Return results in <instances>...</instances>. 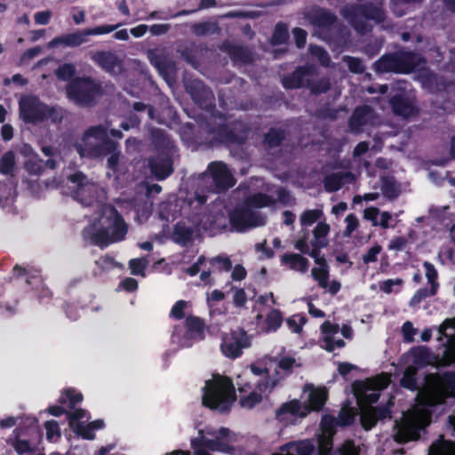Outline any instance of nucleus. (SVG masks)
<instances>
[{
    "instance_id": "nucleus-16",
    "label": "nucleus",
    "mask_w": 455,
    "mask_h": 455,
    "mask_svg": "<svg viewBox=\"0 0 455 455\" xmlns=\"http://www.w3.org/2000/svg\"><path fill=\"white\" fill-rule=\"evenodd\" d=\"M276 381L266 379L263 382L258 384L257 391H253L247 396L243 397L240 400V403L243 408L251 409L255 404L261 402L263 394L269 393L275 387Z\"/></svg>"
},
{
    "instance_id": "nucleus-52",
    "label": "nucleus",
    "mask_w": 455,
    "mask_h": 455,
    "mask_svg": "<svg viewBox=\"0 0 455 455\" xmlns=\"http://www.w3.org/2000/svg\"><path fill=\"white\" fill-rule=\"evenodd\" d=\"M347 223L346 229L344 231L345 236H350L352 233L357 229L359 226V220L354 214H348L345 220Z\"/></svg>"
},
{
    "instance_id": "nucleus-44",
    "label": "nucleus",
    "mask_w": 455,
    "mask_h": 455,
    "mask_svg": "<svg viewBox=\"0 0 455 455\" xmlns=\"http://www.w3.org/2000/svg\"><path fill=\"white\" fill-rule=\"evenodd\" d=\"M119 27V24L116 25H103L99 26L93 28H87L85 29V34H87V36H96V35H105L111 33L117 29Z\"/></svg>"
},
{
    "instance_id": "nucleus-46",
    "label": "nucleus",
    "mask_w": 455,
    "mask_h": 455,
    "mask_svg": "<svg viewBox=\"0 0 455 455\" xmlns=\"http://www.w3.org/2000/svg\"><path fill=\"white\" fill-rule=\"evenodd\" d=\"M381 251L382 247L379 244L371 247L362 257L363 263L369 264L377 261L378 255Z\"/></svg>"
},
{
    "instance_id": "nucleus-14",
    "label": "nucleus",
    "mask_w": 455,
    "mask_h": 455,
    "mask_svg": "<svg viewBox=\"0 0 455 455\" xmlns=\"http://www.w3.org/2000/svg\"><path fill=\"white\" fill-rule=\"evenodd\" d=\"M92 60L107 72L117 76L124 71L123 61L114 52L100 51L92 56Z\"/></svg>"
},
{
    "instance_id": "nucleus-37",
    "label": "nucleus",
    "mask_w": 455,
    "mask_h": 455,
    "mask_svg": "<svg viewBox=\"0 0 455 455\" xmlns=\"http://www.w3.org/2000/svg\"><path fill=\"white\" fill-rule=\"evenodd\" d=\"M191 29L193 34H195L197 36L220 32V28L217 26V24L210 22L196 23L191 27Z\"/></svg>"
},
{
    "instance_id": "nucleus-18",
    "label": "nucleus",
    "mask_w": 455,
    "mask_h": 455,
    "mask_svg": "<svg viewBox=\"0 0 455 455\" xmlns=\"http://www.w3.org/2000/svg\"><path fill=\"white\" fill-rule=\"evenodd\" d=\"M303 390L308 393L307 403L310 409L314 411L321 410L327 400L326 388L315 387L312 384H307Z\"/></svg>"
},
{
    "instance_id": "nucleus-64",
    "label": "nucleus",
    "mask_w": 455,
    "mask_h": 455,
    "mask_svg": "<svg viewBox=\"0 0 455 455\" xmlns=\"http://www.w3.org/2000/svg\"><path fill=\"white\" fill-rule=\"evenodd\" d=\"M407 243V240L404 237L397 236L391 240L388 249L394 251L403 250Z\"/></svg>"
},
{
    "instance_id": "nucleus-12",
    "label": "nucleus",
    "mask_w": 455,
    "mask_h": 455,
    "mask_svg": "<svg viewBox=\"0 0 455 455\" xmlns=\"http://www.w3.org/2000/svg\"><path fill=\"white\" fill-rule=\"evenodd\" d=\"M20 113L25 122L36 123L44 120L51 111L37 98L25 97L20 101Z\"/></svg>"
},
{
    "instance_id": "nucleus-61",
    "label": "nucleus",
    "mask_w": 455,
    "mask_h": 455,
    "mask_svg": "<svg viewBox=\"0 0 455 455\" xmlns=\"http://www.w3.org/2000/svg\"><path fill=\"white\" fill-rule=\"evenodd\" d=\"M12 446L18 453H24L30 451V443L25 440L15 439L12 442Z\"/></svg>"
},
{
    "instance_id": "nucleus-11",
    "label": "nucleus",
    "mask_w": 455,
    "mask_h": 455,
    "mask_svg": "<svg viewBox=\"0 0 455 455\" xmlns=\"http://www.w3.org/2000/svg\"><path fill=\"white\" fill-rule=\"evenodd\" d=\"M251 345V339L242 329H237L226 333L221 343L222 353L230 358H236L242 354V350Z\"/></svg>"
},
{
    "instance_id": "nucleus-5",
    "label": "nucleus",
    "mask_w": 455,
    "mask_h": 455,
    "mask_svg": "<svg viewBox=\"0 0 455 455\" xmlns=\"http://www.w3.org/2000/svg\"><path fill=\"white\" fill-rule=\"evenodd\" d=\"M103 92L101 83L91 76L74 78L67 87L68 97L83 107L93 106Z\"/></svg>"
},
{
    "instance_id": "nucleus-50",
    "label": "nucleus",
    "mask_w": 455,
    "mask_h": 455,
    "mask_svg": "<svg viewBox=\"0 0 455 455\" xmlns=\"http://www.w3.org/2000/svg\"><path fill=\"white\" fill-rule=\"evenodd\" d=\"M46 429V436L48 440H52L54 437L60 436V431L57 421L50 420L44 423Z\"/></svg>"
},
{
    "instance_id": "nucleus-36",
    "label": "nucleus",
    "mask_w": 455,
    "mask_h": 455,
    "mask_svg": "<svg viewBox=\"0 0 455 455\" xmlns=\"http://www.w3.org/2000/svg\"><path fill=\"white\" fill-rule=\"evenodd\" d=\"M315 76L316 71L315 70V75L307 80V87H308L314 93L325 92L330 88L329 80L326 78H322L318 81H315Z\"/></svg>"
},
{
    "instance_id": "nucleus-38",
    "label": "nucleus",
    "mask_w": 455,
    "mask_h": 455,
    "mask_svg": "<svg viewBox=\"0 0 455 455\" xmlns=\"http://www.w3.org/2000/svg\"><path fill=\"white\" fill-rule=\"evenodd\" d=\"M313 278L317 281L318 285L323 287L328 286L329 268L328 267H314L311 271Z\"/></svg>"
},
{
    "instance_id": "nucleus-3",
    "label": "nucleus",
    "mask_w": 455,
    "mask_h": 455,
    "mask_svg": "<svg viewBox=\"0 0 455 455\" xmlns=\"http://www.w3.org/2000/svg\"><path fill=\"white\" fill-rule=\"evenodd\" d=\"M235 400V388L230 379L216 375L206 381L203 395L204 406L224 411Z\"/></svg>"
},
{
    "instance_id": "nucleus-27",
    "label": "nucleus",
    "mask_w": 455,
    "mask_h": 455,
    "mask_svg": "<svg viewBox=\"0 0 455 455\" xmlns=\"http://www.w3.org/2000/svg\"><path fill=\"white\" fill-rule=\"evenodd\" d=\"M392 106L395 114L403 117H409L417 113V109L412 102L402 98H394Z\"/></svg>"
},
{
    "instance_id": "nucleus-29",
    "label": "nucleus",
    "mask_w": 455,
    "mask_h": 455,
    "mask_svg": "<svg viewBox=\"0 0 455 455\" xmlns=\"http://www.w3.org/2000/svg\"><path fill=\"white\" fill-rule=\"evenodd\" d=\"M282 261L290 264V267L299 272H306L308 267V260L299 254H284Z\"/></svg>"
},
{
    "instance_id": "nucleus-59",
    "label": "nucleus",
    "mask_w": 455,
    "mask_h": 455,
    "mask_svg": "<svg viewBox=\"0 0 455 455\" xmlns=\"http://www.w3.org/2000/svg\"><path fill=\"white\" fill-rule=\"evenodd\" d=\"M345 60L352 72L361 73L363 71V66L360 60L356 58L347 57Z\"/></svg>"
},
{
    "instance_id": "nucleus-58",
    "label": "nucleus",
    "mask_w": 455,
    "mask_h": 455,
    "mask_svg": "<svg viewBox=\"0 0 455 455\" xmlns=\"http://www.w3.org/2000/svg\"><path fill=\"white\" fill-rule=\"evenodd\" d=\"M340 455H358V448L351 441H347L339 448Z\"/></svg>"
},
{
    "instance_id": "nucleus-43",
    "label": "nucleus",
    "mask_w": 455,
    "mask_h": 455,
    "mask_svg": "<svg viewBox=\"0 0 455 455\" xmlns=\"http://www.w3.org/2000/svg\"><path fill=\"white\" fill-rule=\"evenodd\" d=\"M289 37L288 28L285 25L278 24L275 27V32L272 36V41L274 44H283Z\"/></svg>"
},
{
    "instance_id": "nucleus-6",
    "label": "nucleus",
    "mask_w": 455,
    "mask_h": 455,
    "mask_svg": "<svg viewBox=\"0 0 455 455\" xmlns=\"http://www.w3.org/2000/svg\"><path fill=\"white\" fill-rule=\"evenodd\" d=\"M341 14L360 33L370 30L369 20L381 22L385 17L382 8L372 3L346 6L341 10Z\"/></svg>"
},
{
    "instance_id": "nucleus-51",
    "label": "nucleus",
    "mask_w": 455,
    "mask_h": 455,
    "mask_svg": "<svg viewBox=\"0 0 455 455\" xmlns=\"http://www.w3.org/2000/svg\"><path fill=\"white\" fill-rule=\"evenodd\" d=\"M86 411L83 409H76L73 412L68 413V418L69 420V426L72 428V430L75 429L76 426H81L83 423L79 422L78 420L84 417H85Z\"/></svg>"
},
{
    "instance_id": "nucleus-60",
    "label": "nucleus",
    "mask_w": 455,
    "mask_h": 455,
    "mask_svg": "<svg viewBox=\"0 0 455 455\" xmlns=\"http://www.w3.org/2000/svg\"><path fill=\"white\" fill-rule=\"evenodd\" d=\"M187 307V302L184 300L178 301L172 308V315L177 319L184 317V310Z\"/></svg>"
},
{
    "instance_id": "nucleus-47",
    "label": "nucleus",
    "mask_w": 455,
    "mask_h": 455,
    "mask_svg": "<svg viewBox=\"0 0 455 455\" xmlns=\"http://www.w3.org/2000/svg\"><path fill=\"white\" fill-rule=\"evenodd\" d=\"M309 50L311 54L316 57L322 65L328 66L330 64V57L323 48L319 46H310Z\"/></svg>"
},
{
    "instance_id": "nucleus-56",
    "label": "nucleus",
    "mask_w": 455,
    "mask_h": 455,
    "mask_svg": "<svg viewBox=\"0 0 455 455\" xmlns=\"http://www.w3.org/2000/svg\"><path fill=\"white\" fill-rule=\"evenodd\" d=\"M403 339L407 342L414 341V335L417 333V329L413 328L411 322H405L402 327Z\"/></svg>"
},
{
    "instance_id": "nucleus-55",
    "label": "nucleus",
    "mask_w": 455,
    "mask_h": 455,
    "mask_svg": "<svg viewBox=\"0 0 455 455\" xmlns=\"http://www.w3.org/2000/svg\"><path fill=\"white\" fill-rule=\"evenodd\" d=\"M75 74V67L72 64H64L56 70L59 78L67 80Z\"/></svg>"
},
{
    "instance_id": "nucleus-63",
    "label": "nucleus",
    "mask_w": 455,
    "mask_h": 455,
    "mask_svg": "<svg viewBox=\"0 0 455 455\" xmlns=\"http://www.w3.org/2000/svg\"><path fill=\"white\" fill-rule=\"evenodd\" d=\"M212 264H220L221 268L229 271L232 268V262L228 257H215L211 259Z\"/></svg>"
},
{
    "instance_id": "nucleus-2",
    "label": "nucleus",
    "mask_w": 455,
    "mask_h": 455,
    "mask_svg": "<svg viewBox=\"0 0 455 455\" xmlns=\"http://www.w3.org/2000/svg\"><path fill=\"white\" fill-rule=\"evenodd\" d=\"M126 233L127 226L112 206H105L99 218L84 230L85 237L102 245L124 239Z\"/></svg>"
},
{
    "instance_id": "nucleus-24",
    "label": "nucleus",
    "mask_w": 455,
    "mask_h": 455,
    "mask_svg": "<svg viewBox=\"0 0 455 455\" xmlns=\"http://www.w3.org/2000/svg\"><path fill=\"white\" fill-rule=\"evenodd\" d=\"M203 225L207 229L220 230L227 227V219L221 210L211 211L204 217Z\"/></svg>"
},
{
    "instance_id": "nucleus-35",
    "label": "nucleus",
    "mask_w": 455,
    "mask_h": 455,
    "mask_svg": "<svg viewBox=\"0 0 455 455\" xmlns=\"http://www.w3.org/2000/svg\"><path fill=\"white\" fill-rule=\"evenodd\" d=\"M274 203V199L265 194H255L250 196L246 201L247 206L251 208L266 207L273 204Z\"/></svg>"
},
{
    "instance_id": "nucleus-53",
    "label": "nucleus",
    "mask_w": 455,
    "mask_h": 455,
    "mask_svg": "<svg viewBox=\"0 0 455 455\" xmlns=\"http://www.w3.org/2000/svg\"><path fill=\"white\" fill-rule=\"evenodd\" d=\"M324 187L327 191L332 192L340 188L341 178L338 175H331L325 179Z\"/></svg>"
},
{
    "instance_id": "nucleus-49",
    "label": "nucleus",
    "mask_w": 455,
    "mask_h": 455,
    "mask_svg": "<svg viewBox=\"0 0 455 455\" xmlns=\"http://www.w3.org/2000/svg\"><path fill=\"white\" fill-rule=\"evenodd\" d=\"M283 139V132L277 130H271L265 137L266 143L268 144L269 147H275L280 144L282 140Z\"/></svg>"
},
{
    "instance_id": "nucleus-57",
    "label": "nucleus",
    "mask_w": 455,
    "mask_h": 455,
    "mask_svg": "<svg viewBox=\"0 0 455 455\" xmlns=\"http://www.w3.org/2000/svg\"><path fill=\"white\" fill-rule=\"evenodd\" d=\"M354 415L353 413L347 409H343L340 411L338 419L337 424L340 426H347L353 422Z\"/></svg>"
},
{
    "instance_id": "nucleus-23",
    "label": "nucleus",
    "mask_w": 455,
    "mask_h": 455,
    "mask_svg": "<svg viewBox=\"0 0 455 455\" xmlns=\"http://www.w3.org/2000/svg\"><path fill=\"white\" fill-rule=\"evenodd\" d=\"M307 411L308 410L307 408L302 409L301 404L298 400H292L291 402L283 403L276 411L275 416L279 421H285L287 414L305 417Z\"/></svg>"
},
{
    "instance_id": "nucleus-45",
    "label": "nucleus",
    "mask_w": 455,
    "mask_h": 455,
    "mask_svg": "<svg viewBox=\"0 0 455 455\" xmlns=\"http://www.w3.org/2000/svg\"><path fill=\"white\" fill-rule=\"evenodd\" d=\"M424 267H426V270H427L426 276L428 279V282L432 285L431 294H435L436 291V287H437V283L435 282L436 277H437V272H436L435 267L428 262H425Z\"/></svg>"
},
{
    "instance_id": "nucleus-32",
    "label": "nucleus",
    "mask_w": 455,
    "mask_h": 455,
    "mask_svg": "<svg viewBox=\"0 0 455 455\" xmlns=\"http://www.w3.org/2000/svg\"><path fill=\"white\" fill-rule=\"evenodd\" d=\"M429 455H455V443L451 442L435 443L429 448Z\"/></svg>"
},
{
    "instance_id": "nucleus-10",
    "label": "nucleus",
    "mask_w": 455,
    "mask_h": 455,
    "mask_svg": "<svg viewBox=\"0 0 455 455\" xmlns=\"http://www.w3.org/2000/svg\"><path fill=\"white\" fill-rule=\"evenodd\" d=\"M69 187L74 190L76 199L84 204H91L98 196V187L91 182L82 172H76L68 177Z\"/></svg>"
},
{
    "instance_id": "nucleus-9",
    "label": "nucleus",
    "mask_w": 455,
    "mask_h": 455,
    "mask_svg": "<svg viewBox=\"0 0 455 455\" xmlns=\"http://www.w3.org/2000/svg\"><path fill=\"white\" fill-rule=\"evenodd\" d=\"M389 381V376L382 373L363 382H359L355 387V395L360 405L376 403L379 397V391L386 388Z\"/></svg>"
},
{
    "instance_id": "nucleus-21",
    "label": "nucleus",
    "mask_w": 455,
    "mask_h": 455,
    "mask_svg": "<svg viewBox=\"0 0 455 455\" xmlns=\"http://www.w3.org/2000/svg\"><path fill=\"white\" fill-rule=\"evenodd\" d=\"M372 117L371 108L363 107L356 108L349 119V128L353 132H360L362 127L367 124Z\"/></svg>"
},
{
    "instance_id": "nucleus-22",
    "label": "nucleus",
    "mask_w": 455,
    "mask_h": 455,
    "mask_svg": "<svg viewBox=\"0 0 455 455\" xmlns=\"http://www.w3.org/2000/svg\"><path fill=\"white\" fill-rule=\"evenodd\" d=\"M306 16L313 25L319 28H328L336 21L334 14L322 9L312 10Z\"/></svg>"
},
{
    "instance_id": "nucleus-62",
    "label": "nucleus",
    "mask_w": 455,
    "mask_h": 455,
    "mask_svg": "<svg viewBox=\"0 0 455 455\" xmlns=\"http://www.w3.org/2000/svg\"><path fill=\"white\" fill-rule=\"evenodd\" d=\"M292 32L297 46L303 47L306 44L307 32L299 28H294Z\"/></svg>"
},
{
    "instance_id": "nucleus-25",
    "label": "nucleus",
    "mask_w": 455,
    "mask_h": 455,
    "mask_svg": "<svg viewBox=\"0 0 455 455\" xmlns=\"http://www.w3.org/2000/svg\"><path fill=\"white\" fill-rule=\"evenodd\" d=\"M331 230L329 224L318 222L313 230V239L311 244L315 248H324L328 245L327 235Z\"/></svg>"
},
{
    "instance_id": "nucleus-4",
    "label": "nucleus",
    "mask_w": 455,
    "mask_h": 455,
    "mask_svg": "<svg viewBox=\"0 0 455 455\" xmlns=\"http://www.w3.org/2000/svg\"><path fill=\"white\" fill-rule=\"evenodd\" d=\"M76 148L81 156L100 157L105 154V151L117 148V144L108 139L106 127L95 125L84 132Z\"/></svg>"
},
{
    "instance_id": "nucleus-28",
    "label": "nucleus",
    "mask_w": 455,
    "mask_h": 455,
    "mask_svg": "<svg viewBox=\"0 0 455 455\" xmlns=\"http://www.w3.org/2000/svg\"><path fill=\"white\" fill-rule=\"evenodd\" d=\"M103 427L104 421L102 419H97L87 425L82 424L81 426H76L73 431L84 439L92 440L95 436L93 430L100 429Z\"/></svg>"
},
{
    "instance_id": "nucleus-54",
    "label": "nucleus",
    "mask_w": 455,
    "mask_h": 455,
    "mask_svg": "<svg viewBox=\"0 0 455 455\" xmlns=\"http://www.w3.org/2000/svg\"><path fill=\"white\" fill-rule=\"evenodd\" d=\"M186 324L189 331L199 334L203 331L204 323L197 317L188 316L186 320Z\"/></svg>"
},
{
    "instance_id": "nucleus-13",
    "label": "nucleus",
    "mask_w": 455,
    "mask_h": 455,
    "mask_svg": "<svg viewBox=\"0 0 455 455\" xmlns=\"http://www.w3.org/2000/svg\"><path fill=\"white\" fill-rule=\"evenodd\" d=\"M230 221L237 231H243L246 228L264 225L265 218L249 209H242L232 213Z\"/></svg>"
},
{
    "instance_id": "nucleus-15",
    "label": "nucleus",
    "mask_w": 455,
    "mask_h": 455,
    "mask_svg": "<svg viewBox=\"0 0 455 455\" xmlns=\"http://www.w3.org/2000/svg\"><path fill=\"white\" fill-rule=\"evenodd\" d=\"M208 172L220 189H227L235 185V180L228 166L221 162L211 164L208 167Z\"/></svg>"
},
{
    "instance_id": "nucleus-20",
    "label": "nucleus",
    "mask_w": 455,
    "mask_h": 455,
    "mask_svg": "<svg viewBox=\"0 0 455 455\" xmlns=\"http://www.w3.org/2000/svg\"><path fill=\"white\" fill-rule=\"evenodd\" d=\"M87 41V34L85 29L82 32H75L67 35H63L52 39L48 46L55 47L57 45H64L68 47H76Z\"/></svg>"
},
{
    "instance_id": "nucleus-41",
    "label": "nucleus",
    "mask_w": 455,
    "mask_h": 455,
    "mask_svg": "<svg viewBox=\"0 0 455 455\" xmlns=\"http://www.w3.org/2000/svg\"><path fill=\"white\" fill-rule=\"evenodd\" d=\"M148 265V260L145 258L133 259L130 260L129 267L132 275H140L145 276V269Z\"/></svg>"
},
{
    "instance_id": "nucleus-8",
    "label": "nucleus",
    "mask_w": 455,
    "mask_h": 455,
    "mask_svg": "<svg viewBox=\"0 0 455 455\" xmlns=\"http://www.w3.org/2000/svg\"><path fill=\"white\" fill-rule=\"evenodd\" d=\"M199 439L192 441L194 449L205 447L213 451L230 452L233 449L230 445L231 435L228 428L221 427L218 431L206 429L199 431Z\"/></svg>"
},
{
    "instance_id": "nucleus-42",
    "label": "nucleus",
    "mask_w": 455,
    "mask_h": 455,
    "mask_svg": "<svg viewBox=\"0 0 455 455\" xmlns=\"http://www.w3.org/2000/svg\"><path fill=\"white\" fill-rule=\"evenodd\" d=\"M416 371H417L416 368L413 366H409L405 370L404 374L401 379L402 386H403L407 388H410V389L416 388V379H415Z\"/></svg>"
},
{
    "instance_id": "nucleus-39",
    "label": "nucleus",
    "mask_w": 455,
    "mask_h": 455,
    "mask_svg": "<svg viewBox=\"0 0 455 455\" xmlns=\"http://www.w3.org/2000/svg\"><path fill=\"white\" fill-rule=\"evenodd\" d=\"M283 317L281 312L277 309H273L269 312L266 318L267 328L266 331H275L282 323Z\"/></svg>"
},
{
    "instance_id": "nucleus-26",
    "label": "nucleus",
    "mask_w": 455,
    "mask_h": 455,
    "mask_svg": "<svg viewBox=\"0 0 455 455\" xmlns=\"http://www.w3.org/2000/svg\"><path fill=\"white\" fill-rule=\"evenodd\" d=\"M331 419H323V433L321 436L320 442H319V451L321 455H328L329 451L331 449L332 443H331V436L333 435V432L331 429Z\"/></svg>"
},
{
    "instance_id": "nucleus-40",
    "label": "nucleus",
    "mask_w": 455,
    "mask_h": 455,
    "mask_svg": "<svg viewBox=\"0 0 455 455\" xmlns=\"http://www.w3.org/2000/svg\"><path fill=\"white\" fill-rule=\"evenodd\" d=\"M323 216V211L320 209L305 211L300 216V222L303 226H311Z\"/></svg>"
},
{
    "instance_id": "nucleus-1",
    "label": "nucleus",
    "mask_w": 455,
    "mask_h": 455,
    "mask_svg": "<svg viewBox=\"0 0 455 455\" xmlns=\"http://www.w3.org/2000/svg\"><path fill=\"white\" fill-rule=\"evenodd\" d=\"M454 392L455 374L428 375L418 393L414 407L403 415L401 422H396L395 440L407 442L417 439L419 430L430 422V408L443 403L447 397L454 395Z\"/></svg>"
},
{
    "instance_id": "nucleus-31",
    "label": "nucleus",
    "mask_w": 455,
    "mask_h": 455,
    "mask_svg": "<svg viewBox=\"0 0 455 455\" xmlns=\"http://www.w3.org/2000/svg\"><path fill=\"white\" fill-rule=\"evenodd\" d=\"M16 168V159L13 151L5 152L0 158V172L4 175H13Z\"/></svg>"
},
{
    "instance_id": "nucleus-30",
    "label": "nucleus",
    "mask_w": 455,
    "mask_h": 455,
    "mask_svg": "<svg viewBox=\"0 0 455 455\" xmlns=\"http://www.w3.org/2000/svg\"><path fill=\"white\" fill-rule=\"evenodd\" d=\"M339 325L332 324L330 322H325L322 325V331L323 334V342H324V349L327 351H333L334 346L332 344L333 335L337 334L339 331Z\"/></svg>"
},
{
    "instance_id": "nucleus-7",
    "label": "nucleus",
    "mask_w": 455,
    "mask_h": 455,
    "mask_svg": "<svg viewBox=\"0 0 455 455\" xmlns=\"http://www.w3.org/2000/svg\"><path fill=\"white\" fill-rule=\"evenodd\" d=\"M426 60L419 55L407 52L381 58L376 64L379 72L409 73L425 64Z\"/></svg>"
},
{
    "instance_id": "nucleus-17",
    "label": "nucleus",
    "mask_w": 455,
    "mask_h": 455,
    "mask_svg": "<svg viewBox=\"0 0 455 455\" xmlns=\"http://www.w3.org/2000/svg\"><path fill=\"white\" fill-rule=\"evenodd\" d=\"M315 75V68L305 67L296 69L291 76L283 78V84L287 89L307 86V80Z\"/></svg>"
},
{
    "instance_id": "nucleus-34",
    "label": "nucleus",
    "mask_w": 455,
    "mask_h": 455,
    "mask_svg": "<svg viewBox=\"0 0 455 455\" xmlns=\"http://www.w3.org/2000/svg\"><path fill=\"white\" fill-rule=\"evenodd\" d=\"M151 171L158 180H163L172 172V163L167 159L161 163H152Z\"/></svg>"
},
{
    "instance_id": "nucleus-33",
    "label": "nucleus",
    "mask_w": 455,
    "mask_h": 455,
    "mask_svg": "<svg viewBox=\"0 0 455 455\" xmlns=\"http://www.w3.org/2000/svg\"><path fill=\"white\" fill-rule=\"evenodd\" d=\"M382 182V193L389 198L394 199L398 196L400 193L399 186L393 178L385 177L381 180Z\"/></svg>"
},
{
    "instance_id": "nucleus-48",
    "label": "nucleus",
    "mask_w": 455,
    "mask_h": 455,
    "mask_svg": "<svg viewBox=\"0 0 455 455\" xmlns=\"http://www.w3.org/2000/svg\"><path fill=\"white\" fill-rule=\"evenodd\" d=\"M289 328L295 333H299L302 331V327L305 324L306 321L303 317L299 315H294L290 317L286 321Z\"/></svg>"
},
{
    "instance_id": "nucleus-19",
    "label": "nucleus",
    "mask_w": 455,
    "mask_h": 455,
    "mask_svg": "<svg viewBox=\"0 0 455 455\" xmlns=\"http://www.w3.org/2000/svg\"><path fill=\"white\" fill-rule=\"evenodd\" d=\"M387 416H389V412L387 410L367 405L361 406V421L365 429L371 428L376 424L378 419H383Z\"/></svg>"
}]
</instances>
